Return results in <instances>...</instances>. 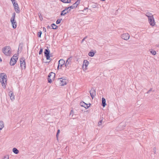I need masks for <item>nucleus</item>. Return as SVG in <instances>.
Returning a JSON list of instances; mask_svg holds the SVG:
<instances>
[{"label":"nucleus","instance_id":"6","mask_svg":"<svg viewBox=\"0 0 159 159\" xmlns=\"http://www.w3.org/2000/svg\"><path fill=\"white\" fill-rule=\"evenodd\" d=\"M25 59L24 58H21L20 59V67L22 69H25Z\"/></svg>","mask_w":159,"mask_h":159},{"label":"nucleus","instance_id":"1","mask_svg":"<svg viewBox=\"0 0 159 159\" xmlns=\"http://www.w3.org/2000/svg\"><path fill=\"white\" fill-rule=\"evenodd\" d=\"M7 75L4 73H2L0 74V82L2 84L3 86H4L5 88L7 82Z\"/></svg>","mask_w":159,"mask_h":159},{"label":"nucleus","instance_id":"15","mask_svg":"<svg viewBox=\"0 0 159 159\" xmlns=\"http://www.w3.org/2000/svg\"><path fill=\"white\" fill-rule=\"evenodd\" d=\"M89 64V62L87 60H84L83 61V63L82 66V68L84 69V66H85L84 69H87V67L88 66Z\"/></svg>","mask_w":159,"mask_h":159},{"label":"nucleus","instance_id":"16","mask_svg":"<svg viewBox=\"0 0 159 159\" xmlns=\"http://www.w3.org/2000/svg\"><path fill=\"white\" fill-rule=\"evenodd\" d=\"M59 64L58 66V68H59V67L60 66L61 67L63 65H64L65 63V61L63 59H60L59 61Z\"/></svg>","mask_w":159,"mask_h":159},{"label":"nucleus","instance_id":"38","mask_svg":"<svg viewBox=\"0 0 159 159\" xmlns=\"http://www.w3.org/2000/svg\"><path fill=\"white\" fill-rule=\"evenodd\" d=\"M85 39H83L82 40V43H83V41Z\"/></svg>","mask_w":159,"mask_h":159},{"label":"nucleus","instance_id":"22","mask_svg":"<svg viewBox=\"0 0 159 159\" xmlns=\"http://www.w3.org/2000/svg\"><path fill=\"white\" fill-rule=\"evenodd\" d=\"M4 127V125L3 121H0V130H2Z\"/></svg>","mask_w":159,"mask_h":159},{"label":"nucleus","instance_id":"37","mask_svg":"<svg viewBox=\"0 0 159 159\" xmlns=\"http://www.w3.org/2000/svg\"><path fill=\"white\" fill-rule=\"evenodd\" d=\"M93 7L95 8L96 7V6L95 5H93Z\"/></svg>","mask_w":159,"mask_h":159},{"label":"nucleus","instance_id":"42","mask_svg":"<svg viewBox=\"0 0 159 159\" xmlns=\"http://www.w3.org/2000/svg\"><path fill=\"white\" fill-rule=\"evenodd\" d=\"M2 60L1 58L0 57V61H2Z\"/></svg>","mask_w":159,"mask_h":159},{"label":"nucleus","instance_id":"18","mask_svg":"<svg viewBox=\"0 0 159 159\" xmlns=\"http://www.w3.org/2000/svg\"><path fill=\"white\" fill-rule=\"evenodd\" d=\"M106 101L105 99L104 98H102V105L104 107H105V106L106 105Z\"/></svg>","mask_w":159,"mask_h":159},{"label":"nucleus","instance_id":"25","mask_svg":"<svg viewBox=\"0 0 159 159\" xmlns=\"http://www.w3.org/2000/svg\"><path fill=\"white\" fill-rule=\"evenodd\" d=\"M88 55L89 56L93 57L94 56V53L93 52H90L88 53Z\"/></svg>","mask_w":159,"mask_h":159},{"label":"nucleus","instance_id":"12","mask_svg":"<svg viewBox=\"0 0 159 159\" xmlns=\"http://www.w3.org/2000/svg\"><path fill=\"white\" fill-rule=\"evenodd\" d=\"M89 92L92 98V99H93V98L96 96L95 89L94 88H92L90 91Z\"/></svg>","mask_w":159,"mask_h":159},{"label":"nucleus","instance_id":"7","mask_svg":"<svg viewBox=\"0 0 159 159\" xmlns=\"http://www.w3.org/2000/svg\"><path fill=\"white\" fill-rule=\"evenodd\" d=\"M15 57H12L11 59L10 64L11 66L14 65L16 62L18 57L17 56H15Z\"/></svg>","mask_w":159,"mask_h":159},{"label":"nucleus","instance_id":"21","mask_svg":"<svg viewBox=\"0 0 159 159\" xmlns=\"http://www.w3.org/2000/svg\"><path fill=\"white\" fill-rule=\"evenodd\" d=\"M51 26L52 27V29L56 30L57 29L58 26L56 25L55 24H52L51 25Z\"/></svg>","mask_w":159,"mask_h":159},{"label":"nucleus","instance_id":"29","mask_svg":"<svg viewBox=\"0 0 159 159\" xmlns=\"http://www.w3.org/2000/svg\"><path fill=\"white\" fill-rule=\"evenodd\" d=\"M61 20H62V19L57 20L56 22V24H60L61 23Z\"/></svg>","mask_w":159,"mask_h":159},{"label":"nucleus","instance_id":"20","mask_svg":"<svg viewBox=\"0 0 159 159\" xmlns=\"http://www.w3.org/2000/svg\"><path fill=\"white\" fill-rule=\"evenodd\" d=\"M81 103H84V105H81L82 106L86 108H88L90 105V104H89V106H88V105L87 104H86L84 102H81Z\"/></svg>","mask_w":159,"mask_h":159},{"label":"nucleus","instance_id":"33","mask_svg":"<svg viewBox=\"0 0 159 159\" xmlns=\"http://www.w3.org/2000/svg\"><path fill=\"white\" fill-rule=\"evenodd\" d=\"M152 88H151L146 93V94H148L149 93H150V92L152 91Z\"/></svg>","mask_w":159,"mask_h":159},{"label":"nucleus","instance_id":"41","mask_svg":"<svg viewBox=\"0 0 159 159\" xmlns=\"http://www.w3.org/2000/svg\"><path fill=\"white\" fill-rule=\"evenodd\" d=\"M87 38V36H86L84 38V39H85Z\"/></svg>","mask_w":159,"mask_h":159},{"label":"nucleus","instance_id":"13","mask_svg":"<svg viewBox=\"0 0 159 159\" xmlns=\"http://www.w3.org/2000/svg\"><path fill=\"white\" fill-rule=\"evenodd\" d=\"M58 81L60 82V84L61 86L64 85L66 84V79H63L62 78H59Z\"/></svg>","mask_w":159,"mask_h":159},{"label":"nucleus","instance_id":"31","mask_svg":"<svg viewBox=\"0 0 159 159\" xmlns=\"http://www.w3.org/2000/svg\"><path fill=\"white\" fill-rule=\"evenodd\" d=\"M3 159H9V156L7 155L5 156Z\"/></svg>","mask_w":159,"mask_h":159},{"label":"nucleus","instance_id":"4","mask_svg":"<svg viewBox=\"0 0 159 159\" xmlns=\"http://www.w3.org/2000/svg\"><path fill=\"white\" fill-rule=\"evenodd\" d=\"M55 76V74L54 73L52 72H50L48 76V82L51 83L52 82V80L54 79Z\"/></svg>","mask_w":159,"mask_h":159},{"label":"nucleus","instance_id":"27","mask_svg":"<svg viewBox=\"0 0 159 159\" xmlns=\"http://www.w3.org/2000/svg\"><path fill=\"white\" fill-rule=\"evenodd\" d=\"M42 34V32L41 31H40L39 32H38L37 33V36L38 37H41V35Z\"/></svg>","mask_w":159,"mask_h":159},{"label":"nucleus","instance_id":"2","mask_svg":"<svg viewBox=\"0 0 159 159\" xmlns=\"http://www.w3.org/2000/svg\"><path fill=\"white\" fill-rule=\"evenodd\" d=\"M2 51L6 55L9 56L11 53V49L9 46H6L2 48Z\"/></svg>","mask_w":159,"mask_h":159},{"label":"nucleus","instance_id":"5","mask_svg":"<svg viewBox=\"0 0 159 159\" xmlns=\"http://www.w3.org/2000/svg\"><path fill=\"white\" fill-rule=\"evenodd\" d=\"M148 21L150 25L152 26H154L155 25V22L153 15L151 16H149L148 18Z\"/></svg>","mask_w":159,"mask_h":159},{"label":"nucleus","instance_id":"8","mask_svg":"<svg viewBox=\"0 0 159 159\" xmlns=\"http://www.w3.org/2000/svg\"><path fill=\"white\" fill-rule=\"evenodd\" d=\"M45 56L47 60L50 59V51L48 49H45L44 52Z\"/></svg>","mask_w":159,"mask_h":159},{"label":"nucleus","instance_id":"11","mask_svg":"<svg viewBox=\"0 0 159 159\" xmlns=\"http://www.w3.org/2000/svg\"><path fill=\"white\" fill-rule=\"evenodd\" d=\"M72 59V57H71L67 59L65 64V66L66 67V68H67L68 69L69 68L70 65L71 64V61Z\"/></svg>","mask_w":159,"mask_h":159},{"label":"nucleus","instance_id":"24","mask_svg":"<svg viewBox=\"0 0 159 159\" xmlns=\"http://www.w3.org/2000/svg\"><path fill=\"white\" fill-rule=\"evenodd\" d=\"M12 24V27L14 29H15L17 26V24L16 21H15V20H14V23H11Z\"/></svg>","mask_w":159,"mask_h":159},{"label":"nucleus","instance_id":"28","mask_svg":"<svg viewBox=\"0 0 159 159\" xmlns=\"http://www.w3.org/2000/svg\"><path fill=\"white\" fill-rule=\"evenodd\" d=\"M146 15L148 18V17H149V16H151V15H152L151 14V13H149V12H148V13H146Z\"/></svg>","mask_w":159,"mask_h":159},{"label":"nucleus","instance_id":"39","mask_svg":"<svg viewBox=\"0 0 159 159\" xmlns=\"http://www.w3.org/2000/svg\"><path fill=\"white\" fill-rule=\"evenodd\" d=\"M43 30H45V31H46V29L45 28H44V27L43 28Z\"/></svg>","mask_w":159,"mask_h":159},{"label":"nucleus","instance_id":"3","mask_svg":"<svg viewBox=\"0 0 159 159\" xmlns=\"http://www.w3.org/2000/svg\"><path fill=\"white\" fill-rule=\"evenodd\" d=\"M11 0L13 4L15 11L17 13H19L20 12V9L18 4L16 3L15 0Z\"/></svg>","mask_w":159,"mask_h":159},{"label":"nucleus","instance_id":"9","mask_svg":"<svg viewBox=\"0 0 159 159\" xmlns=\"http://www.w3.org/2000/svg\"><path fill=\"white\" fill-rule=\"evenodd\" d=\"M80 0H78L75 2L74 3L72 6L70 7H68V8L73 9L77 7L78 4L80 3Z\"/></svg>","mask_w":159,"mask_h":159},{"label":"nucleus","instance_id":"34","mask_svg":"<svg viewBox=\"0 0 159 159\" xmlns=\"http://www.w3.org/2000/svg\"><path fill=\"white\" fill-rule=\"evenodd\" d=\"M43 49L42 48H41L40 50V51H39V54H42V52H43Z\"/></svg>","mask_w":159,"mask_h":159},{"label":"nucleus","instance_id":"45","mask_svg":"<svg viewBox=\"0 0 159 159\" xmlns=\"http://www.w3.org/2000/svg\"><path fill=\"white\" fill-rule=\"evenodd\" d=\"M72 111H73L72 110H71V112H72Z\"/></svg>","mask_w":159,"mask_h":159},{"label":"nucleus","instance_id":"40","mask_svg":"<svg viewBox=\"0 0 159 159\" xmlns=\"http://www.w3.org/2000/svg\"><path fill=\"white\" fill-rule=\"evenodd\" d=\"M43 30H45V31H46V29L45 28H44V27L43 28Z\"/></svg>","mask_w":159,"mask_h":159},{"label":"nucleus","instance_id":"17","mask_svg":"<svg viewBox=\"0 0 159 159\" xmlns=\"http://www.w3.org/2000/svg\"><path fill=\"white\" fill-rule=\"evenodd\" d=\"M9 95L10 98L11 100H13L15 99L14 96L13 94V93L11 91L9 92Z\"/></svg>","mask_w":159,"mask_h":159},{"label":"nucleus","instance_id":"32","mask_svg":"<svg viewBox=\"0 0 159 159\" xmlns=\"http://www.w3.org/2000/svg\"><path fill=\"white\" fill-rule=\"evenodd\" d=\"M102 120H100L98 123V126H100L101 125L102 122Z\"/></svg>","mask_w":159,"mask_h":159},{"label":"nucleus","instance_id":"43","mask_svg":"<svg viewBox=\"0 0 159 159\" xmlns=\"http://www.w3.org/2000/svg\"><path fill=\"white\" fill-rule=\"evenodd\" d=\"M148 94H146V93H145V95H146L147 96L148 95Z\"/></svg>","mask_w":159,"mask_h":159},{"label":"nucleus","instance_id":"19","mask_svg":"<svg viewBox=\"0 0 159 159\" xmlns=\"http://www.w3.org/2000/svg\"><path fill=\"white\" fill-rule=\"evenodd\" d=\"M15 15H16L15 13L14 12L13 13L11 19V23H12L13 22V23H14V20L15 19Z\"/></svg>","mask_w":159,"mask_h":159},{"label":"nucleus","instance_id":"35","mask_svg":"<svg viewBox=\"0 0 159 159\" xmlns=\"http://www.w3.org/2000/svg\"><path fill=\"white\" fill-rule=\"evenodd\" d=\"M153 151H154V153H156V149L155 147H154L153 148Z\"/></svg>","mask_w":159,"mask_h":159},{"label":"nucleus","instance_id":"14","mask_svg":"<svg viewBox=\"0 0 159 159\" xmlns=\"http://www.w3.org/2000/svg\"><path fill=\"white\" fill-rule=\"evenodd\" d=\"M121 38L126 40L129 39V35L128 33H125L121 35Z\"/></svg>","mask_w":159,"mask_h":159},{"label":"nucleus","instance_id":"44","mask_svg":"<svg viewBox=\"0 0 159 159\" xmlns=\"http://www.w3.org/2000/svg\"><path fill=\"white\" fill-rule=\"evenodd\" d=\"M83 104H84V103H82H82H80L81 105H83Z\"/></svg>","mask_w":159,"mask_h":159},{"label":"nucleus","instance_id":"26","mask_svg":"<svg viewBox=\"0 0 159 159\" xmlns=\"http://www.w3.org/2000/svg\"><path fill=\"white\" fill-rule=\"evenodd\" d=\"M150 52H151V54H152V55H155L156 54V52L153 50H151L150 51Z\"/></svg>","mask_w":159,"mask_h":159},{"label":"nucleus","instance_id":"30","mask_svg":"<svg viewBox=\"0 0 159 159\" xmlns=\"http://www.w3.org/2000/svg\"><path fill=\"white\" fill-rule=\"evenodd\" d=\"M60 130L59 129H58L57 130V134H56V137L57 139L58 138V135H59V133H60Z\"/></svg>","mask_w":159,"mask_h":159},{"label":"nucleus","instance_id":"36","mask_svg":"<svg viewBox=\"0 0 159 159\" xmlns=\"http://www.w3.org/2000/svg\"><path fill=\"white\" fill-rule=\"evenodd\" d=\"M47 29H50V26L49 25H48L47 27Z\"/></svg>","mask_w":159,"mask_h":159},{"label":"nucleus","instance_id":"23","mask_svg":"<svg viewBox=\"0 0 159 159\" xmlns=\"http://www.w3.org/2000/svg\"><path fill=\"white\" fill-rule=\"evenodd\" d=\"M12 151L13 152L16 154H18L19 152L18 150H17L16 148H14L13 149Z\"/></svg>","mask_w":159,"mask_h":159},{"label":"nucleus","instance_id":"10","mask_svg":"<svg viewBox=\"0 0 159 159\" xmlns=\"http://www.w3.org/2000/svg\"><path fill=\"white\" fill-rule=\"evenodd\" d=\"M70 11V9H69L67 7H66L65 9L63 10L61 12L60 15L64 16L67 13H69Z\"/></svg>","mask_w":159,"mask_h":159}]
</instances>
